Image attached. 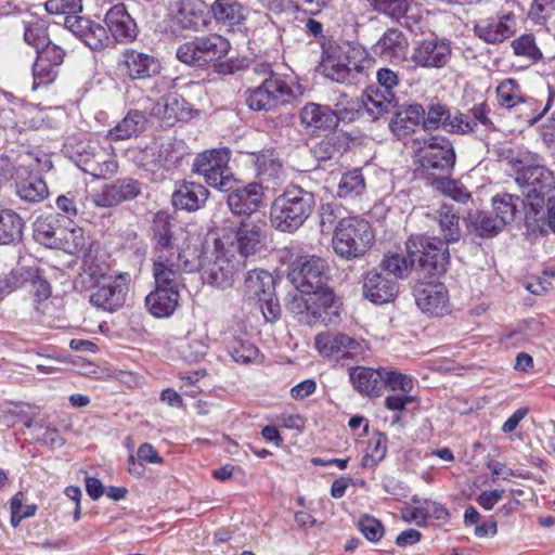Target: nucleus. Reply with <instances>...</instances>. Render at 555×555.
I'll list each match as a JSON object with an SVG mask.
<instances>
[{"label":"nucleus","mask_w":555,"mask_h":555,"mask_svg":"<svg viewBox=\"0 0 555 555\" xmlns=\"http://www.w3.org/2000/svg\"><path fill=\"white\" fill-rule=\"evenodd\" d=\"M358 527L361 533L371 542L379 541L385 533L383 524L370 515L361 516Z\"/></svg>","instance_id":"nucleus-61"},{"label":"nucleus","mask_w":555,"mask_h":555,"mask_svg":"<svg viewBox=\"0 0 555 555\" xmlns=\"http://www.w3.org/2000/svg\"><path fill=\"white\" fill-rule=\"evenodd\" d=\"M319 69L326 78L336 82H345L350 74L345 60L344 48L335 47L325 50Z\"/></svg>","instance_id":"nucleus-32"},{"label":"nucleus","mask_w":555,"mask_h":555,"mask_svg":"<svg viewBox=\"0 0 555 555\" xmlns=\"http://www.w3.org/2000/svg\"><path fill=\"white\" fill-rule=\"evenodd\" d=\"M515 5L513 0H507L495 15L478 20L474 26L475 35L490 44L502 43L513 37L517 29Z\"/></svg>","instance_id":"nucleus-13"},{"label":"nucleus","mask_w":555,"mask_h":555,"mask_svg":"<svg viewBox=\"0 0 555 555\" xmlns=\"http://www.w3.org/2000/svg\"><path fill=\"white\" fill-rule=\"evenodd\" d=\"M230 151L214 149L197 155L193 171L204 178L207 184L221 191L233 186L234 177L229 167Z\"/></svg>","instance_id":"nucleus-11"},{"label":"nucleus","mask_w":555,"mask_h":555,"mask_svg":"<svg viewBox=\"0 0 555 555\" xmlns=\"http://www.w3.org/2000/svg\"><path fill=\"white\" fill-rule=\"evenodd\" d=\"M179 299V289L155 285V289L145 297V306L152 315L168 318L176 311Z\"/></svg>","instance_id":"nucleus-28"},{"label":"nucleus","mask_w":555,"mask_h":555,"mask_svg":"<svg viewBox=\"0 0 555 555\" xmlns=\"http://www.w3.org/2000/svg\"><path fill=\"white\" fill-rule=\"evenodd\" d=\"M254 165L258 176L264 179L278 178L282 171L281 162L270 151L255 155Z\"/></svg>","instance_id":"nucleus-50"},{"label":"nucleus","mask_w":555,"mask_h":555,"mask_svg":"<svg viewBox=\"0 0 555 555\" xmlns=\"http://www.w3.org/2000/svg\"><path fill=\"white\" fill-rule=\"evenodd\" d=\"M314 345L324 359L345 365L363 359L365 349L361 341L340 332H323L315 336Z\"/></svg>","instance_id":"nucleus-12"},{"label":"nucleus","mask_w":555,"mask_h":555,"mask_svg":"<svg viewBox=\"0 0 555 555\" xmlns=\"http://www.w3.org/2000/svg\"><path fill=\"white\" fill-rule=\"evenodd\" d=\"M82 41L91 49L98 50L108 41L107 30L102 25L89 21Z\"/></svg>","instance_id":"nucleus-62"},{"label":"nucleus","mask_w":555,"mask_h":555,"mask_svg":"<svg viewBox=\"0 0 555 555\" xmlns=\"http://www.w3.org/2000/svg\"><path fill=\"white\" fill-rule=\"evenodd\" d=\"M299 119L304 128L317 130H331L336 127V117L327 105L309 102L302 106Z\"/></svg>","instance_id":"nucleus-29"},{"label":"nucleus","mask_w":555,"mask_h":555,"mask_svg":"<svg viewBox=\"0 0 555 555\" xmlns=\"http://www.w3.org/2000/svg\"><path fill=\"white\" fill-rule=\"evenodd\" d=\"M22 502H24V493L17 492L11 499V525L15 528L24 518L31 517L37 512L36 504H27L26 511H22Z\"/></svg>","instance_id":"nucleus-63"},{"label":"nucleus","mask_w":555,"mask_h":555,"mask_svg":"<svg viewBox=\"0 0 555 555\" xmlns=\"http://www.w3.org/2000/svg\"><path fill=\"white\" fill-rule=\"evenodd\" d=\"M349 377L352 386L362 395L378 396L383 388V367L378 370L357 366L350 369Z\"/></svg>","instance_id":"nucleus-31"},{"label":"nucleus","mask_w":555,"mask_h":555,"mask_svg":"<svg viewBox=\"0 0 555 555\" xmlns=\"http://www.w3.org/2000/svg\"><path fill=\"white\" fill-rule=\"evenodd\" d=\"M336 117V126L338 121H352L359 114V103L357 100L349 98L347 94H339L331 108Z\"/></svg>","instance_id":"nucleus-53"},{"label":"nucleus","mask_w":555,"mask_h":555,"mask_svg":"<svg viewBox=\"0 0 555 555\" xmlns=\"http://www.w3.org/2000/svg\"><path fill=\"white\" fill-rule=\"evenodd\" d=\"M393 101L395 95L383 92L382 89L376 86L367 87L362 95V104L367 114L373 118H378L387 113Z\"/></svg>","instance_id":"nucleus-37"},{"label":"nucleus","mask_w":555,"mask_h":555,"mask_svg":"<svg viewBox=\"0 0 555 555\" xmlns=\"http://www.w3.org/2000/svg\"><path fill=\"white\" fill-rule=\"evenodd\" d=\"M514 53L530 61L539 60L542 54L538 49L532 35H521L512 41Z\"/></svg>","instance_id":"nucleus-56"},{"label":"nucleus","mask_w":555,"mask_h":555,"mask_svg":"<svg viewBox=\"0 0 555 555\" xmlns=\"http://www.w3.org/2000/svg\"><path fill=\"white\" fill-rule=\"evenodd\" d=\"M82 275L93 287L90 302L94 307L114 312L124 306L131 281L129 273L113 271L107 263L88 255L83 260Z\"/></svg>","instance_id":"nucleus-3"},{"label":"nucleus","mask_w":555,"mask_h":555,"mask_svg":"<svg viewBox=\"0 0 555 555\" xmlns=\"http://www.w3.org/2000/svg\"><path fill=\"white\" fill-rule=\"evenodd\" d=\"M438 220L446 243L457 242L461 237L460 218L453 207L443 205L439 210Z\"/></svg>","instance_id":"nucleus-45"},{"label":"nucleus","mask_w":555,"mask_h":555,"mask_svg":"<svg viewBox=\"0 0 555 555\" xmlns=\"http://www.w3.org/2000/svg\"><path fill=\"white\" fill-rule=\"evenodd\" d=\"M387 453V437L382 434H375L370 440L366 448V453L362 459L364 467H372L379 463Z\"/></svg>","instance_id":"nucleus-52"},{"label":"nucleus","mask_w":555,"mask_h":555,"mask_svg":"<svg viewBox=\"0 0 555 555\" xmlns=\"http://www.w3.org/2000/svg\"><path fill=\"white\" fill-rule=\"evenodd\" d=\"M449 243L437 237L412 236L408 243V253H420V263L429 274H443L450 263Z\"/></svg>","instance_id":"nucleus-15"},{"label":"nucleus","mask_w":555,"mask_h":555,"mask_svg":"<svg viewBox=\"0 0 555 555\" xmlns=\"http://www.w3.org/2000/svg\"><path fill=\"white\" fill-rule=\"evenodd\" d=\"M211 12L218 23L229 28L243 25L247 16L246 8L237 0H216Z\"/></svg>","instance_id":"nucleus-34"},{"label":"nucleus","mask_w":555,"mask_h":555,"mask_svg":"<svg viewBox=\"0 0 555 555\" xmlns=\"http://www.w3.org/2000/svg\"><path fill=\"white\" fill-rule=\"evenodd\" d=\"M416 162L434 175H448L455 165V152L452 143L442 135L415 139L412 144Z\"/></svg>","instance_id":"nucleus-8"},{"label":"nucleus","mask_w":555,"mask_h":555,"mask_svg":"<svg viewBox=\"0 0 555 555\" xmlns=\"http://www.w3.org/2000/svg\"><path fill=\"white\" fill-rule=\"evenodd\" d=\"M172 250L176 248L175 260L180 264L183 272L199 271L204 266V253L201 250V238L197 235H191L183 229L172 231Z\"/></svg>","instance_id":"nucleus-16"},{"label":"nucleus","mask_w":555,"mask_h":555,"mask_svg":"<svg viewBox=\"0 0 555 555\" xmlns=\"http://www.w3.org/2000/svg\"><path fill=\"white\" fill-rule=\"evenodd\" d=\"M383 386H386L391 391L410 393L413 389V379L396 370L383 367Z\"/></svg>","instance_id":"nucleus-54"},{"label":"nucleus","mask_w":555,"mask_h":555,"mask_svg":"<svg viewBox=\"0 0 555 555\" xmlns=\"http://www.w3.org/2000/svg\"><path fill=\"white\" fill-rule=\"evenodd\" d=\"M27 282L29 281L35 289V295L39 300H43L50 297L51 286L42 278L39 269L36 268H24Z\"/></svg>","instance_id":"nucleus-64"},{"label":"nucleus","mask_w":555,"mask_h":555,"mask_svg":"<svg viewBox=\"0 0 555 555\" xmlns=\"http://www.w3.org/2000/svg\"><path fill=\"white\" fill-rule=\"evenodd\" d=\"M412 255L411 253L409 255L387 254L383 259L382 266L396 278L404 279L410 274L414 264Z\"/></svg>","instance_id":"nucleus-47"},{"label":"nucleus","mask_w":555,"mask_h":555,"mask_svg":"<svg viewBox=\"0 0 555 555\" xmlns=\"http://www.w3.org/2000/svg\"><path fill=\"white\" fill-rule=\"evenodd\" d=\"M151 113L167 127L173 126L190 115L184 99L176 92L163 95L155 103Z\"/></svg>","instance_id":"nucleus-26"},{"label":"nucleus","mask_w":555,"mask_h":555,"mask_svg":"<svg viewBox=\"0 0 555 555\" xmlns=\"http://www.w3.org/2000/svg\"><path fill=\"white\" fill-rule=\"evenodd\" d=\"M266 232L254 221H243L235 230L234 242L236 250L242 257L254 256L264 247Z\"/></svg>","instance_id":"nucleus-22"},{"label":"nucleus","mask_w":555,"mask_h":555,"mask_svg":"<svg viewBox=\"0 0 555 555\" xmlns=\"http://www.w3.org/2000/svg\"><path fill=\"white\" fill-rule=\"evenodd\" d=\"M255 70L269 74V77L260 86L246 91V104L250 109L268 112L291 102L293 90L283 77L273 74L267 64L258 65Z\"/></svg>","instance_id":"nucleus-6"},{"label":"nucleus","mask_w":555,"mask_h":555,"mask_svg":"<svg viewBox=\"0 0 555 555\" xmlns=\"http://www.w3.org/2000/svg\"><path fill=\"white\" fill-rule=\"evenodd\" d=\"M502 162L514 171L515 182L521 189L522 205L537 216L553 191H555L554 173L543 165L533 164V155L529 152L508 150L502 154Z\"/></svg>","instance_id":"nucleus-2"},{"label":"nucleus","mask_w":555,"mask_h":555,"mask_svg":"<svg viewBox=\"0 0 555 555\" xmlns=\"http://www.w3.org/2000/svg\"><path fill=\"white\" fill-rule=\"evenodd\" d=\"M496 98L501 106L513 108L525 101L520 87L515 79L507 78L496 87Z\"/></svg>","instance_id":"nucleus-46"},{"label":"nucleus","mask_w":555,"mask_h":555,"mask_svg":"<svg viewBox=\"0 0 555 555\" xmlns=\"http://www.w3.org/2000/svg\"><path fill=\"white\" fill-rule=\"evenodd\" d=\"M315 196L299 185H288L270 207L271 225L281 232L297 231L312 215Z\"/></svg>","instance_id":"nucleus-4"},{"label":"nucleus","mask_w":555,"mask_h":555,"mask_svg":"<svg viewBox=\"0 0 555 555\" xmlns=\"http://www.w3.org/2000/svg\"><path fill=\"white\" fill-rule=\"evenodd\" d=\"M519 204H522V199L518 195L504 193L493 196L492 206L500 224L506 225L514 220Z\"/></svg>","instance_id":"nucleus-41"},{"label":"nucleus","mask_w":555,"mask_h":555,"mask_svg":"<svg viewBox=\"0 0 555 555\" xmlns=\"http://www.w3.org/2000/svg\"><path fill=\"white\" fill-rule=\"evenodd\" d=\"M23 221L10 209L0 210V245L18 241L22 236Z\"/></svg>","instance_id":"nucleus-40"},{"label":"nucleus","mask_w":555,"mask_h":555,"mask_svg":"<svg viewBox=\"0 0 555 555\" xmlns=\"http://www.w3.org/2000/svg\"><path fill=\"white\" fill-rule=\"evenodd\" d=\"M451 112L449 107L441 103H431L425 111L422 119V127L424 130H437L439 128L447 131L449 128Z\"/></svg>","instance_id":"nucleus-43"},{"label":"nucleus","mask_w":555,"mask_h":555,"mask_svg":"<svg viewBox=\"0 0 555 555\" xmlns=\"http://www.w3.org/2000/svg\"><path fill=\"white\" fill-rule=\"evenodd\" d=\"M59 234L56 248H61L68 254H77L86 246V238L81 228L60 230Z\"/></svg>","instance_id":"nucleus-49"},{"label":"nucleus","mask_w":555,"mask_h":555,"mask_svg":"<svg viewBox=\"0 0 555 555\" xmlns=\"http://www.w3.org/2000/svg\"><path fill=\"white\" fill-rule=\"evenodd\" d=\"M24 40L27 44L34 47L36 51L50 41L44 21L33 17L24 22Z\"/></svg>","instance_id":"nucleus-48"},{"label":"nucleus","mask_w":555,"mask_h":555,"mask_svg":"<svg viewBox=\"0 0 555 555\" xmlns=\"http://www.w3.org/2000/svg\"><path fill=\"white\" fill-rule=\"evenodd\" d=\"M15 184L18 196L29 203H39L49 195V189L41 177L21 165L15 170Z\"/></svg>","instance_id":"nucleus-25"},{"label":"nucleus","mask_w":555,"mask_h":555,"mask_svg":"<svg viewBox=\"0 0 555 555\" xmlns=\"http://www.w3.org/2000/svg\"><path fill=\"white\" fill-rule=\"evenodd\" d=\"M362 288L364 297L376 305L392 301L399 292L397 282L374 270L363 276Z\"/></svg>","instance_id":"nucleus-21"},{"label":"nucleus","mask_w":555,"mask_h":555,"mask_svg":"<svg viewBox=\"0 0 555 555\" xmlns=\"http://www.w3.org/2000/svg\"><path fill=\"white\" fill-rule=\"evenodd\" d=\"M104 22L106 30L117 42H130L137 37V24L122 3L112 7L106 12Z\"/></svg>","instance_id":"nucleus-20"},{"label":"nucleus","mask_w":555,"mask_h":555,"mask_svg":"<svg viewBox=\"0 0 555 555\" xmlns=\"http://www.w3.org/2000/svg\"><path fill=\"white\" fill-rule=\"evenodd\" d=\"M263 196L261 184L253 182L231 192L228 196V206L235 215H251L261 207Z\"/></svg>","instance_id":"nucleus-23"},{"label":"nucleus","mask_w":555,"mask_h":555,"mask_svg":"<svg viewBox=\"0 0 555 555\" xmlns=\"http://www.w3.org/2000/svg\"><path fill=\"white\" fill-rule=\"evenodd\" d=\"M372 4L376 11L397 21L406 14L410 5L408 0H373Z\"/></svg>","instance_id":"nucleus-57"},{"label":"nucleus","mask_w":555,"mask_h":555,"mask_svg":"<svg viewBox=\"0 0 555 555\" xmlns=\"http://www.w3.org/2000/svg\"><path fill=\"white\" fill-rule=\"evenodd\" d=\"M157 255L153 263V276L155 285L179 289L180 273L183 271L175 260L171 244V227L164 221L162 228L155 234Z\"/></svg>","instance_id":"nucleus-9"},{"label":"nucleus","mask_w":555,"mask_h":555,"mask_svg":"<svg viewBox=\"0 0 555 555\" xmlns=\"http://www.w3.org/2000/svg\"><path fill=\"white\" fill-rule=\"evenodd\" d=\"M500 222L499 218H493L483 211L478 212L474 218L476 230L481 236H493L501 232L505 224H500Z\"/></svg>","instance_id":"nucleus-60"},{"label":"nucleus","mask_w":555,"mask_h":555,"mask_svg":"<svg viewBox=\"0 0 555 555\" xmlns=\"http://www.w3.org/2000/svg\"><path fill=\"white\" fill-rule=\"evenodd\" d=\"M365 191V181L359 169L345 172L338 183L337 195L340 198H353Z\"/></svg>","instance_id":"nucleus-42"},{"label":"nucleus","mask_w":555,"mask_h":555,"mask_svg":"<svg viewBox=\"0 0 555 555\" xmlns=\"http://www.w3.org/2000/svg\"><path fill=\"white\" fill-rule=\"evenodd\" d=\"M408 47L403 34L397 29H388L374 44V52L386 60H400Z\"/></svg>","instance_id":"nucleus-35"},{"label":"nucleus","mask_w":555,"mask_h":555,"mask_svg":"<svg viewBox=\"0 0 555 555\" xmlns=\"http://www.w3.org/2000/svg\"><path fill=\"white\" fill-rule=\"evenodd\" d=\"M344 48V55L349 67V74L363 73L372 66V60L366 50L359 46H347Z\"/></svg>","instance_id":"nucleus-51"},{"label":"nucleus","mask_w":555,"mask_h":555,"mask_svg":"<svg viewBox=\"0 0 555 555\" xmlns=\"http://www.w3.org/2000/svg\"><path fill=\"white\" fill-rule=\"evenodd\" d=\"M245 294L260 305L268 321L279 318L281 309L275 298L274 279L267 270L255 269L247 272L244 281Z\"/></svg>","instance_id":"nucleus-14"},{"label":"nucleus","mask_w":555,"mask_h":555,"mask_svg":"<svg viewBox=\"0 0 555 555\" xmlns=\"http://www.w3.org/2000/svg\"><path fill=\"white\" fill-rule=\"evenodd\" d=\"M208 190L196 182L182 181L177 183L176 190L172 193V204L176 208L196 211L201 209L207 198Z\"/></svg>","instance_id":"nucleus-27"},{"label":"nucleus","mask_w":555,"mask_h":555,"mask_svg":"<svg viewBox=\"0 0 555 555\" xmlns=\"http://www.w3.org/2000/svg\"><path fill=\"white\" fill-rule=\"evenodd\" d=\"M186 154V145L182 140H168L163 142L155 156L156 163L170 169L176 167Z\"/></svg>","instance_id":"nucleus-39"},{"label":"nucleus","mask_w":555,"mask_h":555,"mask_svg":"<svg viewBox=\"0 0 555 555\" xmlns=\"http://www.w3.org/2000/svg\"><path fill=\"white\" fill-rule=\"evenodd\" d=\"M431 184L436 190L457 202H466L470 197L469 193L462 184L447 177L434 179Z\"/></svg>","instance_id":"nucleus-55"},{"label":"nucleus","mask_w":555,"mask_h":555,"mask_svg":"<svg viewBox=\"0 0 555 555\" xmlns=\"http://www.w3.org/2000/svg\"><path fill=\"white\" fill-rule=\"evenodd\" d=\"M450 55V44L446 40L431 37L414 47L412 60L422 67L441 68L449 62Z\"/></svg>","instance_id":"nucleus-18"},{"label":"nucleus","mask_w":555,"mask_h":555,"mask_svg":"<svg viewBox=\"0 0 555 555\" xmlns=\"http://www.w3.org/2000/svg\"><path fill=\"white\" fill-rule=\"evenodd\" d=\"M145 118L140 112H130L127 116L108 132L112 141H121L138 135L144 128Z\"/></svg>","instance_id":"nucleus-38"},{"label":"nucleus","mask_w":555,"mask_h":555,"mask_svg":"<svg viewBox=\"0 0 555 555\" xmlns=\"http://www.w3.org/2000/svg\"><path fill=\"white\" fill-rule=\"evenodd\" d=\"M121 65L131 80L151 78L159 74L162 68L158 59L137 50H127L122 54Z\"/></svg>","instance_id":"nucleus-24"},{"label":"nucleus","mask_w":555,"mask_h":555,"mask_svg":"<svg viewBox=\"0 0 555 555\" xmlns=\"http://www.w3.org/2000/svg\"><path fill=\"white\" fill-rule=\"evenodd\" d=\"M375 234L369 221L347 217L338 221L333 235L334 251L344 259L362 257L374 244Z\"/></svg>","instance_id":"nucleus-5"},{"label":"nucleus","mask_w":555,"mask_h":555,"mask_svg":"<svg viewBox=\"0 0 555 555\" xmlns=\"http://www.w3.org/2000/svg\"><path fill=\"white\" fill-rule=\"evenodd\" d=\"M27 282V276L25 275L24 268H17L12 270L9 274L0 276V301L20 288Z\"/></svg>","instance_id":"nucleus-58"},{"label":"nucleus","mask_w":555,"mask_h":555,"mask_svg":"<svg viewBox=\"0 0 555 555\" xmlns=\"http://www.w3.org/2000/svg\"><path fill=\"white\" fill-rule=\"evenodd\" d=\"M230 48V42L222 36L209 35L181 44L177 57L184 64L202 67L225 57Z\"/></svg>","instance_id":"nucleus-10"},{"label":"nucleus","mask_w":555,"mask_h":555,"mask_svg":"<svg viewBox=\"0 0 555 555\" xmlns=\"http://www.w3.org/2000/svg\"><path fill=\"white\" fill-rule=\"evenodd\" d=\"M241 269V261L220 241H217L212 250L204 251L201 276L205 283L227 289L233 286Z\"/></svg>","instance_id":"nucleus-7"},{"label":"nucleus","mask_w":555,"mask_h":555,"mask_svg":"<svg viewBox=\"0 0 555 555\" xmlns=\"http://www.w3.org/2000/svg\"><path fill=\"white\" fill-rule=\"evenodd\" d=\"M82 170L95 178H109L118 168L116 156L103 149L81 155Z\"/></svg>","instance_id":"nucleus-30"},{"label":"nucleus","mask_w":555,"mask_h":555,"mask_svg":"<svg viewBox=\"0 0 555 555\" xmlns=\"http://www.w3.org/2000/svg\"><path fill=\"white\" fill-rule=\"evenodd\" d=\"M172 12L182 28L199 30L206 25L204 14L196 9L194 0H178L172 4Z\"/></svg>","instance_id":"nucleus-36"},{"label":"nucleus","mask_w":555,"mask_h":555,"mask_svg":"<svg viewBox=\"0 0 555 555\" xmlns=\"http://www.w3.org/2000/svg\"><path fill=\"white\" fill-rule=\"evenodd\" d=\"M417 307L431 317H441L450 311L449 295L439 282H422L414 292Z\"/></svg>","instance_id":"nucleus-17"},{"label":"nucleus","mask_w":555,"mask_h":555,"mask_svg":"<svg viewBox=\"0 0 555 555\" xmlns=\"http://www.w3.org/2000/svg\"><path fill=\"white\" fill-rule=\"evenodd\" d=\"M425 109L420 104H411L398 111L390 120L389 127L398 138H404L422 125Z\"/></svg>","instance_id":"nucleus-33"},{"label":"nucleus","mask_w":555,"mask_h":555,"mask_svg":"<svg viewBox=\"0 0 555 555\" xmlns=\"http://www.w3.org/2000/svg\"><path fill=\"white\" fill-rule=\"evenodd\" d=\"M231 358L241 364L261 363L262 356L251 343L242 339L233 340L228 347Z\"/></svg>","instance_id":"nucleus-44"},{"label":"nucleus","mask_w":555,"mask_h":555,"mask_svg":"<svg viewBox=\"0 0 555 555\" xmlns=\"http://www.w3.org/2000/svg\"><path fill=\"white\" fill-rule=\"evenodd\" d=\"M33 89H37L42 85H48L54 81L57 76V66L37 59L33 67Z\"/></svg>","instance_id":"nucleus-59"},{"label":"nucleus","mask_w":555,"mask_h":555,"mask_svg":"<svg viewBox=\"0 0 555 555\" xmlns=\"http://www.w3.org/2000/svg\"><path fill=\"white\" fill-rule=\"evenodd\" d=\"M489 109L485 103L473 106L468 112H455L451 114L447 132L456 134H469L481 125L486 129H492L493 124L488 116Z\"/></svg>","instance_id":"nucleus-19"},{"label":"nucleus","mask_w":555,"mask_h":555,"mask_svg":"<svg viewBox=\"0 0 555 555\" xmlns=\"http://www.w3.org/2000/svg\"><path fill=\"white\" fill-rule=\"evenodd\" d=\"M292 283L299 291L289 304V310L298 321L308 325L327 324L337 317L335 295L327 286V266L318 256H299L288 274Z\"/></svg>","instance_id":"nucleus-1"}]
</instances>
